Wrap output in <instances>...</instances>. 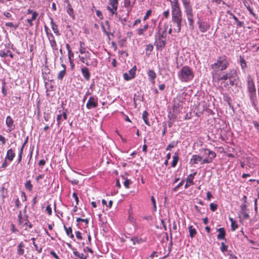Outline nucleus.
Returning a JSON list of instances; mask_svg holds the SVG:
<instances>
[{"instance_id":"nucleus-1","label":"nucleus","mask_w":259,"mask_h":259,"mask_svg":"<svg viewBox=\"0 0 259 259\" xmlns=\"http://www.w3.org/2000/svg\"><path fill=\"white\" fill-rule=\"evenodd\" d=\"M229 63L227 57L223 55L217 58V62L211 65L210 67L212 69V74H216L219 70L223 71L226 70Z\"/></svg>"},{"instance_id":"nucleus-2","label":"nucleus","mask_w":259,"mask_h":259,"mask_svg":"<svg viewBox=\"0 0 259 259\" xmlns=\"http://www.w3.org/2000/svg\"><path fill=\"white\" fill-rule=\"evenodd\" d=\"M179 79L184 82H188L194 77L192 69L188 66H183L178 73Z\"/></svg>"},{"instance_id":"nucleus-3","label":"nucleus","mask_w":259,"mask_h":259,"mask_svg":"<svg viewBox=\"0 0 259 259\" xmlns=\"http://www.w3.org/2000/svg\"><path fill=\"white\" fill-rule=\"evenodd\" d=\"M247 90L249 93V97L252 104H255L256 100V89L254 83L253 79L249 75L247 77Z\"/></svg>"},{"instance_id":"nucleus-4","label":"nucleus","mask_w":259,"mask_h":259,"mask_svg":"<svg viewBox=\"0 0 259 259\" xmlns=\"http://www.w3.org/2000/svg\"><path fill=\"white\" fill-rule=\"evenodd\" d=\"M172 22L174 24V30L177 32H180L181 30L182 23L183 21L182 17L172 18Z\"/></svg>"},{"instance_id":"nucleus-5","label":"nucleus","mask_w":259,"mask_h":259,"mask_svg":"<svg viewBox=\"0 0 259 259\" xmlns=\"http://www.w3.org/2000/svg\"><path fill=\"white\" fill-rule=\"evenodd\" d=\"M185 13L189 22V28L193 30L194 28L193 10L185 11Z\"/></svg>"},{"instance_id":"nucleus-6","label":"nucleus","mask_w":259,"mask_h":259,"mask_svg":"<svg viewBox=\"0 0 259 259\" xmlns=\"http://www.w3.org/2000/svg\"><path fill=\"white\" fill-rule=\"evenodd\" d=\"M109 4L112 7L111 8L109 6L107 7V9L112 14H115L116 16H117V13L116 11L118 7V1L117 0H109Z\"/></svg>"},{"instance_id":"nucleus-7","label":"nucleus","mask_w":259,"mask_h":259,"mask_svg":"<svg viewBox=\"0 0 259 259\" xmlns=\"http://www.w3.org/2000/svg\"><path fill=\"white\" fill-rule=\"evenodd\" d=\"M91 54L89 52H87V53L85 54H83L81 55H79L78 57L79 60L83 63H84L88 66L91 65L93 64V62L90 63L89 60H90Z\"/></svg>"},{"instance_id":"nucleus-8","label":"nucleus","mask_w":259,"mask_h":259,"mask_svg":"<svg viewBox=\"0 0 259 259\" xmlns=\"http://www.w3.org/2000/svg\"><path fill=\"white\" fill-rule=\"evenodd\" d=\"M136 71V67L135 66L128 72H125L123 74V78L125 80H130L133 79L135 77Z\"/></svg>"},{"instance_id":"nucleus-9","label":"nucleus","mask_w":259,"mask_h":259,"mask_svg":"<svg viewBox=\"0 0 259 259\" xmlns=\"http://www.w3.org/2000/svg\"><path fill=\"white\" fill-rule=\"evenodd\" d=\"M86 107L89 109L97 107V99H95L94 97H91L87 103Z\"/></svg>"},{"instance_id":"nucleus-10","label":"nucleus","mask_w":259,"mask_h":259,"mask_svg":"<svg viewBox=\"0 0 259 259\" xmlns=\"http://www.w3.org/2000/svg\"><path fill=\"white\" fill-rule=\"evenodd\" d=\"M28 215H25L24 218H23L21 213V211H20L19 214L18 215V221L19 225L22 227H24L26 225H27L28 223H29V221L28 219Z\"/></svg>"},{"instance_id":"nucleus-11","label":"nucleus","mask_w":259,"mask_h":259,"mask_svg":"<svg viewBox=\"0 0 259 259\" xmlns=\"http://www.w3.org/2000/svg\"><path fill=\"white\" fill-rule=\"evenodd\" d=\"M197 23L199 25L198 26L199 29L201 32H203V33L205 32L210 28L209 24L206 21H204V22H202L198 21Z\"/></svg>"},{"instance_id":"nucleus-12","label":"nucleus","mask_w":259,"mask_h":259,"mask_svg":"<svg viewBox=\"0 0 259 259\" xmlns=\"http://www.w3.org/2000/svg\"><path fill=\"white\" fill-rule=\"evenodd\" d=\"M201 153H203V156L214 158L216 157V154L214 152L211 151L208 149H202L201 150Z\"/></svg>"},{"instance_id":"nucleus-13","label":"nucleus","mask_w":259,"mask_h":259,"mask_svg":"<svg viewBox=\"0 0 259 259\" xmlns=\"http://www.w3.org/2000/svg\"><path fill=\"white\" fill-rule=\"evenodd\" d=\"M6 124L7 127H9V130L10 132H11L15 128V125L14 124V120L10 116H8L7 117L6 120Z\"/></svg>"},{"instance_id":"nucleus-14","label":"nucleus","mask_w":259,"mask_h":259,"mask_svg":"<svg viewBox=\"0 0 259 259\" xmlns=\"http://www.w3.org/2000/svg\"><path fill=\"white\" fill-rule=\"evenodd\" d=\"M172 18L182 17V13L180 8L171 9Z\"/></svg>"},{"instance_id":"nucleus-15","label":"nucleus","mask_w":259,"mask_h":259,"mask_svg":"<svg viewBox=\"0 0 259 259\" xmlns=\"http://www.w3.org/2000/svg\"><path fill=\"white\" fill-rule=\"evenodd\" d=\"M48 38L50 41V44L53 50H57L58 48L57 46V43L55 40L54 36L53 34L50 33V36L48 35Z\"/></svg>"},{"instance_id":"nucleus-16","label":"nucleus","mask_w":259,"mask_h":259,"mask_svg":"<svg viewBox=\"0 0 259 259\" xmlns=\"http://www.w3.org/2000/svg\"><path fill=\"white\" fill-rule=\"evenodd\" d=\"M157 49L158 50H162L165 46V39H156L155 42Z\"/></svg>"},{"instance_id":"nucleus-17","label":"nucleus","mask_w":259,"mask_h":259,"mask_svg":"<svg viewBox=\"0 0 259 259\" xmlns=\"http://www.w3.org/2000/svg\"><path fill=\"white\" fill-rule=\"evenodd\" d=\"M81 72L84 79L86 80H89L91 76L89 69L86 67H83L81 68Z\"/></svg>"},{"instance_id":"nucleus-18","label":"nucleus","mask_w":259,"mask_h":259,"mask_svg":"<svg viewBox=\"0 0 259 259\" xmlns=\"http://www.w3.org/2000/svg\"><path fill=\"white\" fill-rule=\"evenodd\" d=\"M202 160V156L198 155H193L190 159V163L191 164H197L198 161H200Z\"/></svg>"},{"instance_id":"nucleus-19","label":"nucleus","mask_w":259,"mask_h":259,"mask_svg":"<svg viewBox=\"0 0 259 259\" xmlns=\"http://www.w3.org/2000/svg\"><path fill=\"white\" fill-rule=\"evenodd\" d=\"M218 231L219 232L217 237L218 239L224 240L225 239L226 232L224 228H220L218 229Z\"/></svg>"},{"instance_id":"nucleus-20","label":"nucleus","mask_w":259,"mask_h":259,"mask_svg":"<svg viewBox=\"0 0 259 259\" xmlns=\"http://www.w3.org/2000/svg\"><path fill=\"white\" fill-rule=\"evenodd\" d=\"M61 66L63 68V70L60 71L58 75V76H57V78L58 80H62V79L63 78V77L65 76L66 73V66L65 64H61Z\"/></svg>"},{"instance_id":"nucleus-21","label":"nucleus","mask_w":259,"mask_h":259,"mask_svg":"<svg viewBox=\"0 0 259 259\" xmlns=\"http://www.w3.org/2000/svg\"><path fill=\"white\" fill-rule=\"evenodd\" d=\"M184 7L185 11L192 10L190 0H181Z\"/></svg>"},{"instance_id":"nucleus-22","label":"nucleus","mask_w":259,"mask_h":259,"mask_svg":"<svg viewBox=\"0 0 259 259\" xmlns=\"http://www.w3.org/2000/svg\"><path fill=\"white\" fill-rule=\"evenodd\" d=\"M15 156V153L13 152L12 149H9L7 153L6 158L10 161L13 160L14 157Z\"/></svg>"},{"instance_id":"nucleus-23","label":"nucleus","mask_w":259,"mask_h":259,"mask_svg":"<svg viewBox=\"0 0 259 259\" xmlns=\"http://www.w3.org/2000/svg\"><path fill=\"white\" fill-rule=\"evenodd\" d=\"M229 79L235 78L236 76V71L234 69H230L226 72Z\"/></svg>"},{"instance_id":"nucleus-24","label":"nucleus","mask_w":259,"mask_h":259,"mask_svg":"<svg viewBox=\"0 0 259 259\" xmlns=\"http://www.w3.org/2000/svg\"><path fill=\"white\" fill-rule=\"evenodd\" d=\"M173 160L171 162V166L172 167H175L176 165L177 164V163L179 160V154L178 152H175L174 156H173Z\"/></svg>"},{"instance_id":"nucleus-25","label":"nucleus","mask_w":259,"mask_h":259,"mask_svg":"<svg viewBox=\"0 0 259 259\" xmlns=\"http://www.w3.org/2000/svg\"><path fill=\"white\" fill-rule=\"evenodd\" d=\"M196 175V172H194L193 174H190L188 176L187 179V182H189V183L190 184L189 185H192L194 184L193 179H194V176Z\"/></svg>"},{"instance_id":"nucleus-26","label":"nucleus","mask_w":259,"mask_h":259,"mask_svg":"<svg viewBox=\"0 0 259 259\" xmlns=\"http://www.w3.org/2000/svg\"><path fill=\"white\" fill-rule=\"evenodd\" d=\"M68 60H69L70 64L72 66H74V64H73L74 53L72 52V50L71 51L69 50V52H68Z\"/></svg>"},{"instance_id":"nucleus-27","label":"nucleus","mask_w":259,"mask_h":259,"mask_svg":"<svg viewBox=\"0 0 259 259\" xmlns=\"http://www.w3.org/2000/svg\"><path fill=\"white\" fill-rule=\"evenodd\" d=\"M38 13L36 12H34V13H33L31 18L27 19V21L29 23L30 26H32L33 25V23L32 22V21L35 20L36 19Z\"/></svg>"},{"instance_id":"nucleus-28","label":"nucleus","mask_w":259,"mask_h":259,"mask_svg":"<svg viewBox=\"0 0 259 259\" xmlns=\"http://www.w3.org/2000/svg\"><path fill=\"white\" fill-rule=\"evenodd\" d=\"M51 27L52 28L55 33H56L57 35H60V33H59V31L58 30V27L57 25L53 22V20L51 19Z\"/></svg>"},{"instance_id":"nucleus-29","label":"nucleus","mask_w":259,"mask_h":259,"mask_svg":"<svg viewBox=\"0 0 259 259\" xmlns=\"http://www.w3.org/2000/svg\"><path fill=\"white\" fill-rule=\"evenodd\" d=\"M148 113L146 111H144L143 113L142 117L145 124H146L148 126H150V124L148 119Z\"/></svg>"},{"instance_id":"nucleus-30","label":"nucleus","mask_w":259,"mask_h":259,"mask_svg":"<svg viewBox=\"0 0 259 259\" xmlns=\"http://www.w3.org/2000/svg\"><path fill=\"white\" fill-rule=\"evenodd\" d=\"M188 229L189 231L190 236L192 238L196 234V230L192 226H190Z\"/></svg>"},{"instance_id":"nucleus-31","label":"nucleus","mask_w":259,"mask_h":259,"mask_svg":"<svg viewBox=\"0 0 259 259\" xmlns=\"http://www.w3.org/2000/svg\"><path fill=\"white\" fill-rule=\"evenodd\" d=\"M229 219L231 222V230L232 231H234L238 228V225L232 218H230Z\"/></svg>"},{"instance_id":"nucleus-32","label":"nucleus","mask_w":259,"mask_h":259,"mask_svg":"<svg viewBox=\"0 0 259 259\" xmlns=\"http://www.w3.org/2000/svg\"><path fill=\"white\" fill-rule=\"evenodd\" d=\"M148 75L150 80H154L156 76V73L152 70H150L148 71Z\"/></svg>"},{"instance_id":"nucleus-33","label":"nucleus","mask_w":259,"mask_h":259,"mask_svg":"<svg viewBox=\"0 0 259 259\" xmlns=\"http://www.w3.org/2000/svg\"><path fill=\"white\" fill-rule=\"evenodd\" d=\"M50 73L49 69L47 67H45L42 70V74L44 75V79L45 80L49 79V77L48 76V74Z\"/></svg>"},{"instance_id":"nucleus-34","label":"nucleus","mask_w":259,"mask_h":259,"mask_svg":"<svg viewBox=\"0 0 259 259\" xmlns=\"http://www.w3.org/2000/svg\"><path fill=\"white\" fill-rule=\"evenodd\" d=\"M131 240L133 241V244H136V242L138 244H140L144 242V240L142 238H132Z\"/></svg>"},{"instance_id":"nucleus-35","label":"nucleus","mask_w":259,"mask_h":259,"mask_svg":"<svg viewBox=\"0 0 259 259\" xmlns=\"http://www.w3.org/2000/svg\"><path fill=\"white\" fill-rule=\"evenodd\" d=\"M171 9L180 8L178 0H173L172 1H171Z\"/></svg>"},{"instance_id":"nucleus-36","label":"nucleus","mask_w":259,"mask_h":259,"mask_svg":"<svg viewBox=\"0 0 259 259\" xmlns=\"http://www.w3.org/2000/svg\"><path fill=\"white\" fill-rule=\"evenodd\" d=\"M213 158L205 157L204 159L202 158L201 164L209 163L212 161Z\"/></svg>"},{"instance_id":"nucleus-37","label":"nucleus","mask_w":259,"mask_h":259,"mask_svg":"<svg viewBox=\"0 0 259 259\" xmlns=\"http://www.w3.org/2000/svg\"><path fill=\"white\" fill-rule=\"evenodd\" d=\"M25 187L28 191H31L32 189L33 186L31 183V181L30 180L27 181L26 183L25 184Z\"/></svg>"},{"instance_id":"nucleus-38","label":"nucleus","mask_w":259,"mask_h":259,"mask_svg":"<svg viewBox=\"0 0 259 259\" xmlns=\"http://www.w3.org/2000/svg\"><path fill=\"white\" fill-rule=\"evenodd\" d=\"M240 63L242 69H244L246 67V63L244 58L240 56Z\"/></svg>"},{"instance_id":"nucleus-39","label":"nucleus","mask_w":259,"mask_h":259,"mask_svg":"<svg viewBox=\"0 0 259 259\" xmlns=\"http://www.w3.org/2000/svg\"><path fill=\"white\" fill-rule=\"evenodd\" d=\"M177 145V142H172L170 144L168 145L167 146L166 150H170L171 148L175 147Z\"/></svg>"},{"instance_id":"nucleus-40","label":"nucleus","mask_w":259,"mask_h":259,"mask_svg":"<svg viewBox=\"0 0 259 259\" xmlns=\"http://www.w3.org/2000/svg\"><path fill=\"white\" fill-rule=\"evenodd\" d=\"M73 254L77 256L78 257L80 258V259H85L86 257H84V254L81 253H80L79 252L77 251H73Z\"/></svg>"},{"instance_id":"nucleus-41","label":"nucleus","mask_w":259,"mask_h":259,"mask_svg":"<svg viewBox=\"0 0 259 259\" xmlns=\"http://www.w3.org/2000/svg\"><path fill=\"white\" fill-rule=\"evenodd\" d=\"M67 12L68 13V14L70 16H73V9L71 8V6L70 5V4H68V8H67Z\"/></svg>"},{"instance_id":"nucleus-42","label":"nucleus","mask_w":259,"mask_h":259,"mask_svg":"<svg viewBox=\"0 0 259 259\" xmlns=\"http://www.w3.org/2000/svg\"><path fill=\"white\" fill-rule=\"evenodd\" d=\"M148 28V25L146 24L144 26L143 28H140L138 30V34L139 35H142L143 33V32L146 31Z\"/></svg>"},{"instance_id":"nucleus-43","label":"nucleus","mask_w":259,"mask_h":259,"mask_svg":"<svg viewBox=\"0 0 259 259\" xmlns=\"http://www.w3.org/2000/svg\"><path fill=\"white\" fill-rule=\"evenodd\" d=\"M67 179L73 185H77L78 183V180L77 179H71L69 177H67Z\"/></svg>"},{"instance_id":"nucleus-44","label":"nucleus","mask_w":259,"mask_h":259,"mask_svg":"<svg viewBox=\"0 0 259 259\" xmlns=\"http://www.w3.org/2000/svg\"><path fill=\"white\" fill-rule=\"evenodd\" d=\"M228 79H229V78H228V76H227L226 73L225 74H223L222 75H219L218 77V80H226Z\"/></svg>"},{"instance_id":"nucleus-45","label":"nucleus","mask_w":259,"mask_h":259,"mask_svg":"<svg viewBox=\"0 0 259 259\" xmlns=\"http://www.w3.org/2000/svg\"><path fill=\"white\" fill-rule=\"evenodd\" d=\"M9 53H11L10 50H7L6 52L3 51H1L0 56L3 58H6L8 55Z\"/></svg>"},{"instance_id":"nucleus-46","label":"nucleus","mask_w":259,"mask_h":259,"mask_svg":"<svg viewBox=\"0 0 259 259\" xmlns=\"http://www.w3.org/2000/svg\"><path fill=\"white\" fill-rule=\"evenodd\" d=\"M5 87H6V82H5V81H3L2 83V93L4 97L7 96V92L5 89Z\"/></svg>"},{"instance_id":"nucleus-47","label":"nucleus","mask_w":259,"mask_h":259,"mask_svg":"<svg viewBox=\"0 0 259 259\" xmlns=\"http://www.w3.org/2000/svg\"><path fill=\"white\" fill-rule=\"evenodd\" d=\"M165 37H166V34H165L164 32H159L158 33V39H165Z\"/></svg>"},{"instance_id":"nucleus-48","label":"nucleus","mask_w":259,"mask_h":259,"mask_svg":"<svg viewBox=\"0 0 259 259\" xmlns=\"http://www.w3.org/2000/svg\"><path fill=\"white\" fill-rule=\"evenodd\" d=\"M246 206H247V205H246V203H243L241 205L240 208H241V212L242 213L246 212V210H247Z\"/></svg>"},{"instance_id":"nucleus-49","label":"nucleus","mask_w":259,"mask_h":259,"mask_svg":"<svg viewBox=\"0 0 259 259\" xmlns=\"http://www.w3.org/2000/svg\"><path fill=\"white\" fill-rule=\"evenodd\" d=\"M228 246L225 245L224 242L221 243V250L222 252H224L227 250Z\"/></svg>"},{"instance_id":"nucleus-50","label":"nucleus","mask_w":259,"mask_h":259,"mask_svg":"<svg viewBox=\"0 0 259 259\" xmlns=\"http://www.w3.org/2000/svg\"><path fill=\"white\" fill-rule=\"evenodd\" d=\"M209 206L211 210L212 211H214L217 209L218 205L213 203H211L209 205Z\"/></svg>"},{"instance_id":"nucleus-51","label":"nucleus","mask_w":259,"mask_h":259,"mask_svg":"<svg viewBox=\"0 0 259 259\" xmlns=\"http://www.w3.org/2000/svg\"><path fill=\"white\" fill-rule=\"evenodd\" d=\"M79 52L81 55H83V54H85L86 53H87L88 51H86V49L84 47L81 46V47H80V49L79 50Z\"/></svg>"},{"instance_id":"nucleus-52","label":"nucleus","mask_w":259,"mask_h":259,"mask_svg":"<svg viewBox=\"0 0 259 259\" xmlns=\"http://www.w3.org/2000/svg\"><path fill=\"white\" fill-rule=\"evenodd\" d=\"M153 49V47L151 45H149L146 46V52H149L150 53Z\"/></svg>"},{"instance_id":"nucleus-53","label":"nucleus","mask_w":259,"mask_h":259,"mask_svg":"<svg viewBox=\"0 0 259 259\" xmlns=\"http://www.w3.org/2000/svg\"><path fill=\"white\" fill-rule=\"evenodd\" d=\"M76 222H85L86 224H88L89 223V220L87 219H81L80 218H77L76 219Z\"/></svg>"},{"instance_id":"nucleus-54","label":"nucleus","mask_w":259,"mask_h":259,"mask_svg":"<svg viewBox=\"0 0 259 259\" xmlns=\"http://www.w3.org/2000/svg\"><path fill=\"white\" fill-rule=\"evenodd\" d=\"M65 230L66 231L67 235H69L70 233H72V229L71 227L67 228L66 226H64Z\"/></svg>"},{"instance_id":"nucleus-55","label":"nucleus","mask_w":259,"mask_h":259,"mask_svg":"<svg viewBox=\"0 0 259 259\" xmlns=\"http://www.w3.org/2000/svg\"><path fill=\"white\" fill-rule=\"evenodd\" d=\"M184 184V181H182L176 187L173 189V191L176 192L178 191V189L182 186Z\"/></svg>"},{"instance_id":"nucleus-56","label":"nucleus","mask_w":259,"mask_h":259,"mask_svg":"<svg viewBox=\"0 0 259 259\" xmlns=\"http://www.w3.org/2000/svg\"><path fill=\"white\" fill-rule=\"evenodd\" d=\"M116 17L119 18V20L120 21L121 23H122L123 24H124V23L127 21L126 17L122 18L118 15H117V16H116Z\"/></svg>"},{"instance_id":"nucleus-57","label":"nucleus","mask_w":259,"mask_h":259,"mask_svg":"<svg viewBox=\"0 0 259 259\" xmlns=\"http://www.w3.org/2000/svg\"><path fill=\"white\" fill-rule=\"evenodd\" d=\"M130 183H131V181L127 178L125 180V181L123 183V184L126 188H129V185H130Z\"/></svg>"},{"instance_id":"nucleus-58","label":"nucleus","mask_w":259,"mask_h":259,"mask_svg":"<svg viewBox=\"0 0 259 259\" xmlns=\"http://www.w3.org/2000/svg\"><path fill=\"white\" fill-rule=\"evenodd\" d=\"M174 115H171V117L170 116H168V117L169 118V121L168 122V125L169 127H171L173 124V122L171 121V119L172 118H175V117H174Z\"/></svg>"},{"instance_id":"nucleus-59","label":"nucleus","mask_w":259,"mask_h":259,"mask_svg":"<svg viewBox=\"0 0 259 259\" xmlns=\"http://www.w3.org/2000/svg\"><path fill=\"white\" fill-rule=\"evenodd\" d=\"M246 7L247 10L249 12L250 14H251L253 16L255 17V14L253 12L252 9L249 6H246Z\"/></svg>"},{"instance_id":"nucleus-60","label":"nucleus","mask_w":259,"mask_h":259,"mask_svg":"<svg viewBox=\"0 0 259 259\" xmlns=\"http://www.w3.org/2000/svg\"><path fill=\"white\" fill-rule=\"evenodd\" d=\"M6 26L10 27H14L15 28H17L18 26H15L12 22H8L6 23Z\"/></svg>"},{"instance_id":"nucleus-61","label":"nucleus","mask_w":259,"mask_h":259,"mask_svg":"<svg viewBox=\"0 0 259 259\" xmlns=\"http://www.w3.org/2000/svg\"><path fill=\"white\" fill-rule=\"evenodd\" d=\"M124 6L126 8L129 7L131 6V0H124Z\"/></svg>"},{"instance_id":"nucleus-62","label":"nucleus","mask_w":259,"mask_h":259,"mask_svg":"<svg viewBox=\"0 0 259 259\" xmlns=\"http://www.w3.org/2000/svg\"><path fill=\"white\" fill-rule=\"evenodd\" d=\"M46 211L49 214V215H51L52 214V208L51 207L50 205H48L46 207Z\"/></svg>"},{"instance_id":"nucleus-63","label":"nucleus","mask_w":259,"mask_h":259,"mask_svg":"<svg viewBox=\"0 0 259 259\" xmlns=\"http://www.w3.org/2000/svg\"><path fill=\"white\" fill-rule=\"evenodd\" d=\"M34 246L35 247V249L38 253H40L42 251V247H38L37 244L35 245V246Z\"/></svg>"},{"instance_id":"nucleus-64","label":"nucleus","mask_w":259,"mask_h":259,"mask_svg":"<svg viewBox=\"0 0 259 259\" xmlns=\"http://www.w3.org/2000/svg\"><path fill=\"white\" fill-rule=\"evenodd\" d=\"M151 10H148L146 12V14L145 15V16H144V20H145L147 19V18L151 15Z\"/></svg>"}]
</instances>
